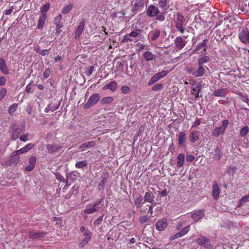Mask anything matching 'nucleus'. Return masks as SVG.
<instances>
[{
  "mask_svg": "<svg viewBox=\"0 0 249 249\" xmlns=\"http://www.w3.org/2000/svg\"><path fill=\"white\" fill-rule=\"evenodd\" d=\"M195 157L193 155H188L186 158V160L188 161H192L194 160Z\"/></svg>",
  "mask_w": 249,
  "mask_h": 249,
  "instance_id": "680f3d73",
  "label": "nucleus"
},
{
  "mask_svg": "<svg viewBox=\"0 0 249 249\" xmlns=\"http://www.w3.org/2000/svg\"><path fill=\"white\" fill-rule=\"evenodd\" d=\"M144 59L147 61H150L156 58V55H154L151 52L146 51L143 54Z\"/></svg>",
  "mask_w": 249,
  "mask_h": 249,
  "instance_id": "5701e85b",
  "label": "nucleus"
},
{
  "mask_svg": "<svg viewBox=\"0 0 249 249\" xmlns=\"http://www.w3.org/2000/svg\"><path fill=\"white\" fill-rule=\"evenodd\" d=\"M7 91L5 89H1L0 90V101H1L6 95Z\"/></svg>",
  "mask_w": 249,
  "mask_h": 249,
  "instance_id": "8fccbe9b",
  "label": "nucleus"
},
{
  "mask_svg": "<svg viewBox=\"0 0 249 249\" xmlns=\"http://www.w3.org/2000/svg\"><path fill=\"white\" fill-rule=\"evenodd\" d=\"M140 34V31H133L130 34L128 35H126L124 36V41H136L137 39H136L138 37V35Z\"/></svg>",
  "mask_w": 249,
  "mask_h": 249,
  "instance_id": "39448f33",
  "label": "nucleus"
},
{
  "mask_svg": "<svg viewBox=\"0 0 249 249\" xmlns=\"http://www.w3.org/2000/svg\"><path fill=\"white\" fill-rule=\"evenodd\" d=\"M210 61V57L208 56H203L198 61V65L202 66L204 63H206Z\"/></svg>",
  "mask_w": 249,
  "mask_h": 249,
  "instance_id": "7c9ffc66",
  "label": "nucleus"
},
{
  "mask_svg": "<svg viewBox=\"0 0 249 249\" xmlns=\"http://www.w3.org/2000/svg\"><path fill=\"white\" fill-rule=\"evenodd\" d=\"M100 95L99 94H94L91 95L89 99L86 106L87 107L96 104L100 99Z\"/></svg>",
  "mask_w": 249,
  "mask_h": 249,
  "instance_id": "0eeeda50",
  "label": "nucleus"
},
{
  "mask_svg": "<svg viewBox=\"0 0 249 249\" xmlns=\"http://www.w3.org/2000/svg\"><path fill=\"white\" fill-rule=\"evenodd\" d=\"M117 87V85L116 82H115V81H112V82H110V83H109L107 85H106L104 87L103 89L104 90L107 89H109L111 90H112V91H115Z\"/></svg>",
  "mask_w": 249,
  "mask_h": 249,
  "instance_id": "aec40b11",
  "label": "nucleus"
},
{
  "mask_svg": "<svg viewBox=\"0 0 249 249\" xmlns=\"http://www.w3.org/2000/svg\"><path fill=\"white\" fill-rule=\"evenodd\" d=\"M47 18V15L41 14L38 20L37 27L38 29H42L44 26L45 20Z\"/></svg>",
  "mask_w": 249,
  "mask_h": 249,
  "instance_id": "4468645a",
  "label": "nucleus"
},
{
  "mask_svg": "<svg viewBox=\"0 0 249 249\" xmlns=\"http://www.w3.org/2000/svg\"><path fill=\"white\" fill-rule=\"evenodd\" d=\"M163 86L161 84H157L152 87V90L154 91H159L162 89Z\"/></svg>",
  "mask_w": 249,
  "mask_h": 249,
  "instance_id": "c03bdc74",
  "label": "nucleus"
},
{
  "mask_svg": "<svg viewBox=\"0 0 249 249\" xmlns=\"http://www.w3.org/2000/svg\"><path fill=\"white\" fill-rule=\"evenodd\" d=\"M113 98L111 97H106L102 99V103L103 104H108L112 102Z\"/></svg>",
  "mask_w": 249,
  "mask_h": 249,
  "instance_id": "a18cd8bd",
  "label": "nucleus"
},
{
  "mask_svg": "<svg viewBox=\"0 0 249 249\" xmlns=\"http://www.w3.org/2000/svg\"><path fill=\"white\" fill-rule=\"evenodd\" d=\"M32 88V84L31 83L29 84L26 88V91L27 92H29L31 91Z\"/></svg>",
  "mask_w": 249,
  "mask_h": 249,
  "instance_id": "0e129e2a",
  "label": "nucleus"
},
{
  "mask_svg": "<svg viewBox=\"0 0 249 249\" xmlns=\"http://www.w3.org/2000/svg\"><path fill=\"white\" fill-rule=\"evenodd\" d=\"M159 12V10L157 6L151 5L148 7L146 14L149 17H154L158 15Z\"/></svg>",
  "mask_w": 249,
  "mask_h": 249,
  "instance_id": "423d86ee",
  "label": "nucleus"
},
{
  "mask_svg": "<svg viewBox=\"0 0 249 249\" xmlns=\"http://www.w3.org/2000/svg\"><path fill=\"white\" fill-rule=\"evenodd\" d=\"M18 107V104L14 103L12 104L8 109V112L10 115H13L15 111L17 110Z\"/></svg>",
  "mask_w": 249,
  "mask_h": 249,
  "instance_id": "f704fd0d",
  "label": "nucleus"
},
{
  "mask_svg": "<svg viewBox=\"0 0 249 249\" xmlns=\"http://www.w3.org/2000/svg\"><path fill=\"white\" fill-rule=\"evenodd\" d=\"M213 196L214 199H217L220 195V189L217 183H215L212 186Z\"/></svg>",
  "mask_w": 249,
  "mask_h": 249,
  "instance_id": "ddd939ff",
  "label": "nucleus"
},
{
  "mask_svg": "<svg viewBox=\"0 0 249 249\" xmlns=\"http://www.w3.org/2000/svg\"><path fill=\"white\" fill-rule=\"evenodd\" d=\"M160 79L159 77L157 75V74H155L154 76L150 79L148 82V85L150 86L153 85L154 83H156L158 81H159Z\"/></svg>",
  "mask_w": 249,
  "mask_h": 249,
  "instance_id": "c9c22d12",
  "label": "nucleus"
},
{
  "mask_svg": "<svg viewBox=\"0 0 249 249\" xmlns=\"http://www.w3.org/2000/svg\"><path fill=\"white\" fill-rule=\"evenodd\" d=\"M85 238L82 241V242L80 243V245L82 246H84L86 244H87L91 238V233L89 231H85L83 233Z\"/></svg>",
  "mask_w": 249,
  "mask_h": 249,
  "instance_id": "f3484780",
  "label": "nucleus"
},
{
  "mask_svg": "<svg viewBox=\"0 0 249 249\" xmlns=\"http://www.w3.org/2000/svg\"><path fill=\"white\" fill-rule=\"evenodd\" d=\"M101 200L95 203L94 204L88 205L84 210V213L86 214H91L98 211L97 206L101 203Z\"/></svg>",
  "mask_w": 249,
  "mask_h": 249,
  "instance_id": "7ed1b4c3",
  "label": "nucleus"
},
{
  "mask_svg": "<svg viewBox=\"0 0 249 249\" xmlns=\"http://www.w3.org/2000/svg\"><path fill=\"white\" fill-rule=\"evenodd\" d=\"M207 249H212V246L211 244H210V243H209V242L208 241L207 243L206 244H205V245L204 246Z\"/></svg>",
  "mask_w": 249,
  "mask_h": 249,
  "instance_id": "338daca9",
  "label": "nucleus"
},
{
  "mask_svg": "<svg viewBox=\"0 0 249 249\" xmlns=\"http://www.w3.org/2000/svg\"><path fill=\"white\" fill-rule=\"evenodd\" d=\"M48 152L50 153L56 151L58 149L57 146L54 145H48L47 146Z\"/></svg>",
  "mask_w": 249,
  "mask_h": 249,
  "instance_id": "58836bf2",
  "label": "nucleus"
},
{
  "mask_svg": "<svg viewBox=\"0 0 249 249\" xmlns=\"http://www.w3.org/2000/svg\"><path fill=\"white\" fill-rule=\"evenodd\" d=\"M249 128L248 126H245L244 127H243L240 131V135L242 137L245 136L247 133L249 132Z\"/></svg>",
  "mask_w": 249,
  "mask_h": 249,
  "instance_id": "ea45409f",
  "label": "nucleus"
},
{
  "mask_svg": "<svg viewBox=\"0 0 249 249\" xmlns=\"http://www.w3.org/2000/svg\"><path fill=\"white\" fill-rule=\"evenodd\" d=\"M142 201V198L141 196L136 199L135 201V204L137 208H140L141 207Z\"/></svg>",
  "mask_w": 249,
  "mask_h": 249,
  "instance_id": "de8ad7c7",
  "label": "nucleus"
},
{
  "mask_svg": "<svg viewBox=\"0 0 249 249\" xmlns=\"http://www.w3.org/2000/svg\"><path fill=\"white\" fill-rule=\"evenodd\" d=\"M95 141H89L84 143L81 144L79 146V148L81 149V151H84L87 150V149L92 148L94 147L95 145Z\"/></svg>",
  "mask_w": 249,
  "mask_h": 249,
  "instance_id": "9d476101",
  "label": "nucleus"
},
{
  "mask_svg": "<svg viewBox=\"0 0 249 249\" xmlns=\"http://www.w3.org/2000/svg\"><path fill=\"white\" fill-rule=\"evenodd\" d=\"M205 69L203 66L198 65V67L197 70H193L192 69H188L187 72L188 73H191L193 76L195 77H201L205 72Z\"/></svg>",
  "mask_w": 249,
  "mask_h": 249,
  "instance_id": "f03ea898",
  "label": "nucleus"
},
{
  "mask_svg": "<svg viewBox=\"0 0 249 249\" xmlns=\"http://www.w3.org/2000/svg\"><path fill=\"white\" fill-rule=\"evenodd\" d=\"M94 70V68L93 66L90 67L86 71V74L88 76H90L91 75L93 71Z\"/></svg>",
  "mask_w": 249,
  "mask_h": 249,
  "instance_id": "864d4df0",
  "label": "nucleus"
},
{
  "mask_svg": "<svg viewBox=\"0 0 249 249\" xmlns=\"http://www.w3.org/2000/svg\"><path fill=\"white\" fill-rule=\"evenodd\" d=\"M12 12V9H8L5 11V14L6 15H10Z\"/></svg>",
  "mask_w": 249,
  "mask_h": 249,
  "instance_id": "774afa93",
  "label": "nucleus"
},
{
  "mask_svg": "<svg viewBox=\"0 0 249 249\" xmlns=\"http://www.w3.org/2000/svg\"><path fill=\"white\" fill-rule=\"evenodd\" d=\"M200 90L201 86L200 85H194L192 88L191 93L192 95L194 96V98L195 99H196L198 97Z\"/></svg>",
  "mask_w": 249,
  "mask_h": 249,
  "instance_id": "9b49d317",
  "label": "nucleus"
},
{
  "mask_svg": "<svg viewBox=\"0 0 249 249\" xmlns=\"http://www.w3.org/2000/svg\"><path fill=\"white\" fill-rule=\"evenodd\" d=\"M72 8V5L71 4L66 5L63 7L62 9V13L64 14H66L69 13L71 10Z\"/></svg>",
  "mask_w": 249,
  "mask_h": 249,
  "instance_id": "37998d69",
  "label": "nucleus"
},
{
  "mask_svg": "<svg viewBox=\"0 0 249 249\" xmlns=\"http://www.w3.org/2000/svg\"><path fill=\"white\" fill-rule=\"evenodd\" d=\"M148 220V217L147 216H142L140 218V222L141 223H144L147 222Z\"/></svg>",
  "mask_w": 249,
  "mask_h": 249,
  "instance_id": "4d7b16f0",
  "label": "nucleus"
},
{
  "mask_svg": "<svg viewBox=\"0 0 249 249\" xmlns=\"http://www.w3.org/2000/svg\"><path fill=\"white\" fill-rule=\"evenodd\" d=\"M160 34V31L158 30H157L156 31L151 32L149 34V36H150L151 39L153 40H154L159 37Z\"/></svg>",
  "mask_w": 249,
  "mask_h": 249,
  "instance_id": "2f4dec72",
  "label": "nucleus"
},
{
  "mask_svg": "<svg viewBox=\"0 0 249 249\" xmlns=\"http://www.w3.org/2000/svg\"><path fill=\"white\" fill-rule=\"evenodd\" d=\"M40 53L42 55H46L47 53H48V50H43L41 51V52Z\"/></svg>",
  "mask_w": 249,
  "mask_h": 249,
  "instance_id": "69168bd1",
  "label": "nucleus"
},
{
  "mask_svg": "<svg viewBox=\"0 0 249 249\" xmlns=\"http://www.w3.org/2000/svg\"><path fill=\"white\" fill-rule=\"evenodd\" d=\"M21 132V130L19 128H16L12 132V139L16 140L18 138L19 135Z\"/></svg>",
  "mask_w": 249,
  "mask_h": 249,
  "instance_id": "a878e982",
  "label": "nucleus"
},
{
  "mask_svg": "<svg viewBox=\"0 0 249 249\" xmlns=\"http://www.w3.org/2000/svg\"><path fill=\"white\" fill-rule=\"evenodd\" d=\"M199 133L198 131L192 132L189 136V138L191 142L193 143L199 139Z\"/></svg>",
  "mask_w": 249,
  "mask_h": 249,
  "instance_id": "412c9836",
  "label": "nucleus"
},
{
  "mask_svg": "<svg viewBox=\"0 0 249 249\" xmlns=\"http://www.w3.org/2000/svg\"><path fill=\"white\" fill-rule=\"evenodd\" d=\"M156 19L160 21H163L165 19V17L163 15L160 14L157 15Z\"/></svg>",
  "mask_w": 249,
  "mask_h": 249,
  "instance_id": "13d9d810",
  "label": "nucleus"
},
{
  "mask_svg": "<svg viewBox=\"0 0 249 249\" xmlns=\"http://www.w3.org/2000/svg\"><path fill=\"white\" fill-rule=\"evenodd\" d=\"M28 136L27 134L22 135L19 137V139L21 141L25 142L28 141Z\"/></svg>",
  "mask_w": 249,
  "mask_h": 249,
  "instance_id": "6e6d98bb",
  "label": "nucleus"
},
{
  "mask_svg": "<svg viewBox=\"0 0 249 249\" xmlns=\"http://www.w3.org/2000/svg\"><path fill=\"white\" fill-rule=\"evenodd\" d=\"M87 164V162L86 160H82L76 163L75 166L76 168H82L85 167Z\"/></svg>",
  "mask_w": 249,
  "mask_h": 249,
  "instance_id": "a19ab883",
  "label": "nucleus"
},
{
  "mask_svg": "<svg viewBox=\"0 0 249 249\" xmlns=\"http://www.w3.org/2000/svg\"><path fill=\"white\" fill-rule=\"evenodd\" d=\"M249 202V195L244 196L240 201L238 206L243 205L246 202Z\"/></svg>",
  "mask_w": 249,
  "mask_h": 249,
  "instance_id": "e433bc0d",
  "label": "nucleus"
},
{
  "mask_svg": "<svg viewBox=\"0 0 249 249\" xmlns=\"http://www.w3.org/2000/svg\"><path fill=\"white\" fill-rule=\"evenodd\" d=\"M0 71L4 74H8V69L3 58H0Z\"/></svg>",
  "mask_w": 249,
  "mask_h": 249,
  "instance_id": "6ab92c4d",
  "label": "nucleus"
},
{
  "mask_svg": "<svg viewBox=\"0 0 249 249\" xmlns=\"http://www.w3.org/2000/svg\"><path fill=\"white\" fill-rule=\"evenodd\" d=\"M213 95L215 96L224 97L226 95L225 90L224 89L215 90L213 92Z\"/></svg>",
  "mask_w": 249,
  "mask_h": 249,
  "instance_id": "c85d7f7f",
  "label": "nucleus"
},
{
  "mask_svg": "<svg viewBox=\"0 0 249 249\" xmlns=\"http://www.w3.org/2000/svg\"><path fill=\"white\" fill-rule=\"evenodd\" d=\"M169 73L168 71H163L157 73V75L159 77V78L160 79L161 78L165 76Z\"/></svg>",
  "mask_w": 249,
  "mask_h": 249,
  "instance_id": "49530a36",
  "label": "nucleus"
},
{
  "mask_svg": "<svg viewBox=\"0 0 249 249\" xmlns=\"http://www.w3.org/2000/svg\"><path fill=\"white\" fill-rule=\"evenodd\" d=\"M103 215L100 216L97 219H96L94 221V224H95V225L100 224L103 220Z\"/></svg>",
  "mask_w": 249,
  "mask_h": 249,
  "instance_id": "bf43d9fd",
  "label": "nucleus"
},
{
  "mask_svg": "<svg viewBox=\"0 0 249 249\" xmlns=\"http://www.w3.org/2000/svg\"><path fill=\"white\" fill-rule=\"evenodd\" d=\"M35 146L34 144L33 143H28V144L26 145L25 146L22 147V148L16 150L15 152L16 153V155H20L22 153H26L28 151H29L30 150L33 148Z\"/></svg>",
  "mask_w": 249,
  "mask_h": 249,
  "instance_id": "1a4fd4ad",
  "label": "nucleus"
},
{
  "mask_svg": "<svg viewBox=\"0 0 249 249\" xmlns=\"http://www.w3.org/2000/svg\"><path fill=\"white\" fill-rule=\"evenodd\" d=\"M167 226V220L166 219H162L158 221L156 225V228L158 231H162Z\"/></svg>",
  "mask_w": 249,
  "mask_h": 249,
  "instance_id": "6e6552de",
  "label": "nucleus"
},
{
  "mask_svg": "<svg viewBox=\"0 0 249 249\" xmlns=\"http://www.w3.org/2000/svg\"><path fill=\"white\" fill-rule=\"evenodd\" d=\"M208 240L205 237L202 236L197 239V243L202 246H204L207 243Z\"/></svg>",
  "mask_w": 249,
  "mask_h": 249,
  "instance_id": "72a5a7b5",
  "label": "nucleus"
},
{
  "mask_svg": "<svg viewBox=\"0 0 249 249\" xmlns=\"http://www.w3.org/2000/svg\"><path fill=\"white\" fill-rule=\"evenodd\" d=\"M175 44L176 47L180 50L185 46L186 43L182 37L178 36L175 40Z\"/></svg>",
  "mask_w": 249,
  "mask_h": 249,
  "instance_id": "2eb2a0df",
  "label": "nucleus"
},
{
  "mask_svg": "<svg viewBox=\"0 0 249 249\" xmlns=\"http://www.w3.org/2000/svg\"><path fill=\"white\" fill-rule=\"evenodd\" d=\"M29 164L26 167L25 169L28 171H31L34 169L36 163V157L34 156L31 157L29 159Z\"/></svg>",
  "mask_w": 249,
  "mask_h": 249,
  "instance_id": "f8f14e48",
  "label": "nucleus"
},
{
  "mask_svg": "<svg viewBox=\"0 0 249 249\" xmlns=\"http://www.w3.org/2000/svg\"><path fill=\"white\" fill-rule=\"evenodd\" d=\"M51 74V70L49 69H47L45 70L44 72H43V77L44 78L47 79L48 78Z\"/></svg>",
  "mask_w": 249,
  "mask_h": 249,
  "instance_id": "603ef678",
  "label": "nucleus"
},
{
  "mask_svg": "<svg viewBox=\"0 0 249 249\" xmlns=\"http://www.w3.org/2000/svg\"><path fill=\"white\" fill-rule=\"evenodd\" d=\"M229 124V121L227 120H224L221 126H220L224 130H225L226 128L228 126Z\"/></svg>",
  "mask_w": 249,
  "mask_h": 249,
  "instance_id": "5fc2aeb1",
  "label": "nucleus"
},
{
  "mask_svg": "<svg viewBox=\"0 0 249 249\" xmlns=\"http://www.w3.org/2000/svg\"><path fill=\"white\" fill-rule=\"evenodd\" d=\"M207 48V43L206 40L203 41L202 43H199L197 45V48L196 50L194 51V52L196 53H197V51L199 50V49H202L203 51H205Z\"/></svg>",
  "mask_w": 249,
  "mask_h": 249,
  "instance_id": "c756f323",
  "label": "nucleus"
},
{
  "mask_svg": "<svg viewBox=\"0 0 249 249\" xmlns=\"http://www.w3.org/2000/svg\"><path fill=\"white\" fill-rule=\"evenodd\" d=\"M204 216L203 211L196 212L191 214V217L194 222H197L199 219L202 218Z\"/></svg>",
  "mask_w": 249,
  "mask_h": 249,
  "instance_id": "dca6fc26",
  "label": "nucleus"
},
{
  "mask_svg": "<svg viewBox=\"0 0 249 249\" xmlns=\"http://www.w3.org/2000/svg\"><path fill=\"white\" fill-rule=\"evenodd\" d=\"M50 8V3H46L41 9V14L46 15V12L48 11Z\"/></svg>",
  "mask_w": 249,
  "mask_h": 249,
  "instance_id": "4c0bfd02",
  "label": "nucleus"
},
{
  "mask_svg": "<svg viewBox=\"0 0 249 249\" xmlns=\"http://www.w3.org/2000/svg\"><path fill=\"white\" fill-rule=\"evenodd\" d=\"M189 230L190 226H187L186 227L183 228L182 230H181L180 231L178 232L176 234H175L174 238L173 239L179 238L184 236L188 232Z\"/></svg>",
  "mask_w": 249,
  "mask_h": 249,
  "instance_id": "a211bd4d",
  "label": "nucleus"
},
{
  "mask_svg": "<svg viewBox=\"0 0 249 249\" xmlns=\"http://www.w3.org/2000/svg\"><path fill=\"white\" fill-rule=\"evenodd\" d=\"M154 200V196L149 192H146L144 196V201L152 202Z\"/></svg>",
  "mask_w": 249,
  "mask_h": 249,
  "instance_id": "473e14b6",
  "label": "nucleus"
},
{
  "mask_svg": "<svg viewBox=\"0 0 249 249\" xmlns=\"http://www.w3.org/2000/svg\"><path fill=\"white\" fill-rule=\"evenodd\" d=\"M6 81V79L4 77L1 76L0 77V86H2L5 84Z\"/></svg>",
  "mask_w": 249,
  "mask_h": 249,
  "instance_id": "052dcab7",
  "label": "nucleus"
},
{
  "mask_svg": "<svg viewBox=\"0 0 249 249\" xmlns=\"http://www.w3.org/2000/svg\"><path fill=\"white\" fill-rule=\"evenodd\" d=\"M84 29V24L80 23L79 26L77 27L75 33V38H78L79 37L81 34L82 33Z\"/></svg>",
  "mask_w": 249,
  "mask_h": 249,
  "instance_id": "b1692460",
  "label": "nucleus"
},
{
  "mask_svg": "<svg viewBox=\"0 0 249 249\" xmlns=\"http://www.w3.org/2000/svg\"><path fill=\"white\" fill-rule=\"evenodd\" d=\"M215 153L214 154V159H216V160H219L220 159V150L218 148V147H217L216 148V149H215Z\"/></svg>",
  "mask_w": 249,
  "mask_h": 249,
  "instance_id": "3c124183",
  "label": "nucleus"
},
{
  "mask_svg": "<svg viewBox=\"0 0 249 249\" xmlns=\"http://www.w3.org/2000/svg\"><path fill=\"white\" fill-rule=\"evenodd\" d=\"M185 156L183 154H180L177 158V165L178 167H181L184 162Z\"/></svg>",
  "mask_w": 249,
  "mask_h": 249,
  "instance_id": "bb28decb",
  "label": "nucleus"
},
{
  "mask_svg": "<svg viewBox=\"0 0 249 249\" xmlns=\"http://www.w3.org/2000/svg\"><path fill=\"white\" fill-rule=\"evenodd\" d=\"M239 36L243 43H249V31L247 29L242 30L239 34Z\"/></svg>",
  "mask_w": 249,
  "mask_h": 249,
  "instance_id": "20e7f679",
  "label": "nucleus"
},
{
  "mask_svg": "<svg viewBox=\"0 0 249 249\" xmlns=\"http://www.w3.org/2000/svg\"><path fill=\"white\" fill-rule=\"evenodd\" d=\"M121 91L124 94L128 93L130 91V88L127 86H123L121 88Z\"/></svg>",
  "mask_w": 249,
  "mask_h": 249,
  "instance_id": "09e8293b",
  "label": "nucleus"
},
{
  "mask_svg": "<svg viewBox=\"0 0 249 249\" xmlns=\"http://www.w3.org/2000/svg\"><path fill=\"white\" fill-rule=\"evenodd\" d=\"M30 236L33 238H42L44 236V234L43 233H39V232H33L30 233Z\"/></svg>",
  "mask_w": 249,
  "mask_h": 249,
  "instance_id": "79ce46f5",
  "label": "nucleus"
},
{
  "mask_svg": "<svg viewBox=\"0 0 249 249\" xmlns=\"http://www.w3.org/2000/svg\"><path fill=\"white\" fill-rule=\"evenodd\" d=\"M224 130L221 127H216L212 132V135L215 137H218L220 135L224 133Z\"/></svg>",
  "mask_w": 249,
  "mask_h": 249,
  "instance_id": "393cba45",
  "label": "nucleus"
},
{
  "mask_svg": "<svg viewBox=\"0 0 249 249\" xmlns=\"http://www.w3.org/2000/svg\"><path fill=\"white\" fill-rule=\"evenodd\" d=\"M200 124V121L198 119H197L195 121V122H194V124H193L192 125V127H196L198 125H199V124Z\"/></svg>",
  "mask_w": 249,
  "mask_h": 249,
  "instance_id": "e2e57ef3",
  "label": "nucleus"
},
{
  "mask_svg": "<svg viewBox=\"0 0 249 249\" xmlns=\"http://www.w3.org/2000/svg\"><path fill=\"white\" fill-rule=\"evenodd\" d=\"M160 8H164L167 6L168 0H153Z\"/></svg>",
  "mask_w": 249,
  "mask_h": 249,
  "instance_id": "cd10ccee",
  "label": "nucleus"
},
{
  "mask_svg": "<svg viewBox=\"0 0 249 249\" xmlns=\"http://www.w3.org/2000/svg\"><path fill=\"white\" fill-rule=\"evenodd\" d=\"M185 21L184 17L180 14H177V18L176 21V27L178 30L182 34L184 32V29L183 28V25Z\"/></svg>",
  "mask_w": 249,
  "mask_h": 249,
  "instance_id": "f257e3e1",
  "label": "nucleus"
},
{
  "mask_svg": "<svg viewBox=\"0 0 249 249\" xmlns=\"http://www.w3.org/2000/svg\"><path fill=\"white\" fill-rule=\"evenodd\" d=\"M186 140V134L183 132H180L178 135V144L182 146Z\"/></svg>",
  "mask_w": 249,
  "mask_h": 249,
  "instance_id": "4be33fe9",
  "label": "nucleus"
}]
</instances>
